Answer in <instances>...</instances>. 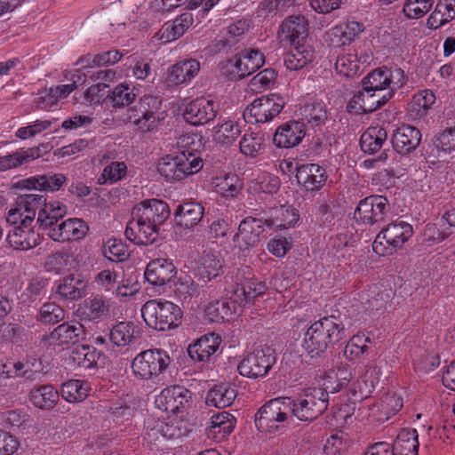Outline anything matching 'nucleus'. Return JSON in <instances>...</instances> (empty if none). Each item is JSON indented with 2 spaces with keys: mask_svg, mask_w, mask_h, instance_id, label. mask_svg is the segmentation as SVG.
Segmentation results:
<instances>
[{
  "mask_svg": "<svg viewBox=\"0 0 455 455\" xmlns=\"http://www.w3.org/2000/svg\"><path fill=\"white\" fill-rule=\"evenodd\" d=\"M240 152L249 157L254 158L265 150L264 135L259 132H246L240 142Z\"/></svg>",
  "mask_w": 455,
  "mask_h": 455,
  "instance_id": "49",
  "label": "nucleus"
},
{
  "mask_svg": "<svg viewBox=\"0 0 455 455\" xmlns=\"http://www.w3.org/2000/svg\"><path fill=\"white\" fill-rule=\"evenodd\" d=\"M308 33V22L303 15H290L280 25L279 35L291 45L303 44Z\"/></svg>",
  "mask_w": 455,
  "mask_h": 455,
  "instance_id": "27",
  "label": "nucleus"
},
{
  "mask_svg": "<svg viewBox=\"0 0 455 455\" xmlns=\"http://www.w3.org/2000/svg\"><path fill=\"white\" fill-rule=\"evenodd\" d=\"M364 30V25L355 20L341 22L327 32V42L334 47L350 45Z\"/></svg>",
  "mask_w": 455,
  "mask_h": 455,
  "instance_id": "24",
  "label": "nucleus"
},
{
  "mask_svg": "<svg viewBox=\"0 0 455 455\" xmlns=\"http://www.w3.org/2000/svg\"><path fill=\"white\" fill-rule=\"evenodd\" d=\"M335 68L337 72L346 77H354L359 75L360 64L355 54H345L339 56Z\"/></svg>",
  "mask_w": 455,
  "mask_h": 455,
  "instance_id": "61",
  "label": "nucleus"
},
{
  "mask_svg": "<svg viewBox=\"0 0 455 455\" xmlns=\"http://www.w3.org/2000/svg\"><path fill=\"white\" fill-rule=\"evenodd\" d=\"M30 401L37 408L50 410L59 401V392L52 385H42L30 391Z\"/></svg>",
  "mask_w": 455,
  "mask_h": 455,
  "instance_id": "47",
  "label": "nucleus"
},
{
  "mask_svg": "<svg viewBox=\"0 0 455 455\" xmlns=\"http://www.w3.org/2000/svg\"><path fill=\"white\" fill-rule=\"evenodd\" d=\"M225 283L230 285L229 292L235 296L236 302L242 303L262 295L267 291L265 282L254 277L252 269L243 266L234 269L225 276Z\"/></svg>",
  "mask_w": 455,
  "mask_h": 455,
  "instance_id": "9",
  "label": "nucleus"
},
{
  "mask_svg": "<svg viewBox=\"0 0 455 455\" xmlns=\"http://www.w3.org/2000/svg\"><path fill=\"white\" fill-rule=\"evenodd\" d=\"M236 390L228 384L214 386L207 394L206 403L216 408L230 406L236 397Z\"/></svg>",
  "mask_w": 455,
  "mask_h": 455,
  "instance_id": "48",
  "label": "nucleus"
},
{
  "mask_svg": "<svg viewBox=\"0 0 455 455\" xmlns=\"http://www.w3.org/2000/svg\"><path fill=\"white\" fill-rule=\"evenodd\" d=\"M141 315L148 327L166 331L181 324L183 312L172 301L150 299L142 306Z\"/></svg>",
  "mask_w": 455,
  "mask_h": 455,
  "instance_id": "5",
  "label": "nucleus"
},
{
  "mask_svg": "<svg viewBox=\"0 0 455 455\" xmlns=\"http://www.w3.org/2000/svg\"><path fill=\"white\" fill-rule=\"evenodd\" d=\"M194 151H197V148L191 147L175 156L163 157L157 165L158 172L167 181L180 180L198 172L203 168V160Z\"/></svg>",
  "mask_w": 455,
  "mask_h": 455,
  "instance_id": "6",
  "label": "nucleus"
},
{
  "mask_svg": "<svg viewBox=\"0 0 455 455\" xmlns=\"http://www.w3.org/2000/svg\"><path fill=\"white\" fill-rule=\"evenodd\" d=\"M65 317V311L62 307L53 302L44 303L36 315V319L43 323L55 324Z\"/></svg>",
  "mask_w": 455,
  "mask_h": 455,
  "instance_id": "62",
  "label": "nucleus"
},
{
  "mask_svg": "<svg viewBox=\"0 0 455 455\" xmlns=\"http://www.w3.org/2000/svg\"><path fill=\"white\" fill-rule=\"evenodd\" d=\"M301 119L315 130H321L328 120L326 106L323 101H307L300 108Z\"/></svg>",
  "mask_w": 455,
  "mask_h": 455,
  "instance_id": "40",
  "label": "nucleus"
},
{
  "mask_svg": "<svg viewBox=\"0 0 455 455\" xmlns=\"http://www.w3.org/2000/svg\"><path fill=\"white\" fill-rule=\"evenodd\" d=\"M223 260L215 252L204 251L196 262V273L204 282L218 277L222 272Z\"/></svg>",
  "mask_w": 455,
  "mask_h": 455,
  "instance_id": "37",
  "label": "nucleus"
},
{
  "mask_svg": "<svg viewBox=\"0 0 455 455\" xmlns=\"http://www.w3.org/2000/svg\"><path fill=\"white\" fill-rule=\"evenodd\" d=\"M433 143L438 151L451 153L455 150V126L448 127L435 136Z\"/></svg>",
  "mask_w": 455,
  "mask_h": 455,
  "instance_id": "64",
  "label": "nucleus"
},
{
  "mask_svg": "<svg viewBox=\"0 0 455 455\" xmlns=\"http://www.w3.org/2000/svg\"><path fill=\"white\" fill-rule=\"evenodd\" d=\"M111 309L110 300L102 294H95L88 298L79 306V315L89 321H99L107 317Z\"/></svg>",
  "mask_w": 455,
  "mask_h": 455,
  "instance_id": "34",
  "label": "nucleus"
},
{
  "mask_svg": "<svg viewBox=\"0 0 455 455\" xmlns=\"http://www.w3.org/2000/svg\"><path fill=\"white\" fill-rule=\"evenodd\" d=\"M305 135V124L291 120L277 127L273 137V142L279 148H291L298 146Z\"/></svg>",
  "mask_w": 455,
  "mask_h": 455,
  "instance_id": "25",
  "label": "nucleus"
},
{
  "mask_svg": "<svg viewBox=\"0 0 455 455\" xmlns=\"http://www.w3.org/2000/svg\"><path fill=\"white\" fill-rule=\"evenodd\" d=\"M296 179L303 190L315 194L324 187L328 179V173L322 165L304 164L296 166Z\"/></svg>",
  "mask_w": 455,
  "mask_h": 455,
  "instance_id": "19",
  "label": "nucleus"
},
{
  "mask_svg": "<svg viewBox=\"0 0 455 455\" xmlns=\"http://www.w3.org/2000/svg\"><path fill=\"white\" fill-rule=\"evenodd\" d=\"M292 46L293 49L283 55V62L288 69L296 71L313 60V52L304 44Z\"/></svg>",
  "mask_w": 455,
  "mask_h": 455,
  "instance_id": "52",
  "label": "nucleus"
},
{
  "mask_svg": "<svg viewBox=\"0 0 455 455\" xmlns=\"http://www.w3.org/2000/svg\"><path fill=\"white\" fill-rule=\"evenodd\" d=\"M218 113V105L204 97L189 101L183 111L185 120L192 125H204L212 121Z\"/></svg>",
  "mask_w": 455,
  "mask_h": 455,
  "instance_id": "20",
  "label": "nucleus"
},
{
  "mask_svg": "<svg viewBox=\"0 0 455 455\" xmlns=\"http://www.w3.org/2000/svg\"><path fill=\"white\" fill-rule=\"evenodd\" d=\"M285 105L278 94L271 93L255 99L243 111V118L249 124H265L277 116Z\"/></svg>",
  "mask_w": 455,
  "mask_h": 455,
  "instance_id": "11",
  "label": "nucleus"
},
{
  "mask_svg": "<svg viewBox=\"0 0 455 455\" xmlns=\"http://www.w3.org/2000/svg\"><path fill=\"white\" fill-rule=\"evenodd\" d=\"M193 24V16L190 12H184L178 16L172 24H166L162 34V38L166 41H173L182 36Z\"/></svg>",
  "mask_w": 455,
  "mask_h": 455,
  "instance_id": "57",
  "label": "nucleus"
},
{
  "mask_svg": "<svg viewBox=\"0 0 455 455\" xmlns=\"http://www.w3.org/2000/svg\"><path fill=\"white\" fill-rule=\"evenodd\" d=\"M172 363L169 353L163 348H149L139 353L132 362L134 377L140 380H160Z\"/></svg>",
  "mask_w": 455,
  "mask_h": 455,
  "instance_id": "4",
  "label": "nucleus"
},
{
  "mask_svg": "<svg viewBox=\"0 0 455 455\" xmlns=\"http://www.w3.org/2000/svg\"><path fill=\"white\" fill-rule=\"evenodd\" d=\"M328 403L329 394L326 388H307L296 400L291 399L292 417L301 421H312L326 411Z\"/></svg>",
  "mask_w": 455,
  "mask_h": 455,
  "instance_id": "10",
  "label": "nucleus"
},
{
  "mask_svg": "<svg viewBox=\"0 0 455 455\" xmlns=\"http://www.w3.org/2000/svg\"><path fill=\"white\" fill-rule=\"evenodd\" d=\"M200 70V62L195 59L184 60L172 66L168 71L166 83L169 86L188 84Z\"/></svg>",
  "mask_w": 455,
  "mask_h": 455,
  "instance_id": "33",
  "label": "nucleus"
},
{
  "mask_svg": "<svg viewBox=\"0 0 455 455\" xmlns=\"http://www.w3.org/2000/svg\"><path fill=\"white\" fill-rule=\"evenodd\" d=\"M100 356L101 353L94 347L81 345L72 350L69 355V361L75 367L92 369L97 366Z\"/></svg>",
  "mask_w": 455,
  "mask_h": 455,
  "instance_id": "44",
  "label": "nucleus"
},
{
  "mask_svg": "<svg viewBox=\"0 0 455 455\" xmlns=\"http://www.w3.org/2000/svg\"><path fill=\"white\" fill-rule=\"evenodd\" d=\"M221 343V338L215 333H208L199 338L194 344L188 347L189 357L200 363L209 362L219 349Z\"/></svg>",
  "mask_w": 455,
  "mask_h": 455,
  "instance_id": "32",
  "label": "nucleus"
},
{
  "mask_svg": "<svg viewBox=\"0 0 455 455\" xmlns=\"http://www.w3.org/2000/svg\"><path fill=\"white\" fill-rule=\"evenodd\" d=\"M406 81L405 73L401 68L383 66L371 71L363 77L362 84L363 89L387 98L390 95L392 99L395 92L405 85Z\"/></svg>",
  "mask_w": 455,
  "mask_h": 455,
  "instance_id": "8",
  "label": "nucleus"
},
{
  "mask_svg": "<svg viewBox=\"0 0 455 455\" xmlns=\"http://www.w3.org/2000/svg\"><path fill=\"white\" fill-rule=\"evenodd\" d=\"M136 333L139 331L132 322H119L110 330L109 339L117 347H124L135 339Z\"/></svg>",
  "mask_w": 455,
  "mask_h": 455,
  "instance_id": "54",
  "label": "nucleus"
},
{
  "mask_svg": "<svg viewBox=\"0 0 455 455\" xmlns=\"http://www.w3.org/2000/svg\"><path fill=\"white\" fill-rule=\"evenodd\" d=\"M274 350L270 347L255 349L246 355L239 363V374L249 379L265 377L275 363Z\"/></svg>",
  "mask_w": 455,
  "mask_h": 455,
  "instance_id": "14",
  "label": "nucleus"
},
{
  "mask_svg": "<svg viewBox=\"0 0 455 455\" xmlns=\"http://www.w3.org/2000/svg\"><path fill=\"white\" fill-rule=\"evenodd\" d=\"M262 212L255 216H248L241 220L238 232L233 241L240 250H247L256 246L260 242V236L265 231L266 221Z\"/></svg>",
  "mask_w": 455,
  "mask_h": 455,
  "instance_id": "15",
  "label": "nucleus"
},
{
  "mask_svg": "<svg viewBox=\"0 0 455 455\" xmlns=\"http://www.w3.org/2000/svg\"><path fill=\"white\" fill-rule=\"evenodd\" d=\"M291 397H278L267 402L255 414V426L265 435L282 432L292 419Z\"/></svg>",
  "mask_w": 455,
  "mask_h": 455,
  "instance_id": "3",
  "label": "nucleus"
},
{
  "mask_svg": "<svg viewBox=\"0 0 455 455\" xmlns=\"http://www.w3.org/2000/svg\"><path fill=\"white\" fill-rule=\"evenodd\" d=\"M17 205L25 212L24 220L31 219V222H35L36 212L39 213L40 209L44 205L45 197L36 194L20 195L17 199Z\"/></svg>",
  "mask_w": 455,
  "mask_h": 455,
  "instance_id": "58",
  "label": "nucleus"
},
{
  "mask_svg": "<svg viewBox=\"0 0 455 455\" xmlns=\"http://www.w3.org/2000/svg\"><path fill=\"white\" fill-rule=\"evenodd\" d=\"M191 395L189 391L182 386L175 385L164 388L156 396V405L167 413L176 414L186 408Z\"/></svg>",
  "mask_w": 455,
  "mask_h": 455,
  "instance_id": "18",
  "label": "nucleus"
},
{
  "mask_svg": "<svg viewBox=\"0 0 455 455\" xmlns=\"http://www.w3.org/2000/svg\"><path fill=\"white\" fill-rule=\"evenodd\" d=\"M435 101V95L430 90L416 92L408 104V116L411 119L419 120L425 117Z\"/></svg>",
  "mask_w": 455,
  "mask_h": 455,
  "instance_id": "41",
  "label": "nucleus"
},
{
  "mask_svg": "<svg viewBox=\"0 0 455 455\" xmlns=\"http://www.w3.org/2000/svg\"><path fill=\"white\" fill-rule=\"evenodd\" d=\"M241 127L236 121L227 120L214 127V140L223 146H231L240 136Z\"/></svg>",
  "mask_w": 455,
  "mask_h": 455,
  "instance_id": "53",
  "label": "nucleus"
},
{
  "mask_svg": "<svg viewBox=\"0 0 455 455\" xmlns=\"http://www.w3.org/2000/svg\"><path fill=\"white\" fill-rule=\"evenodd\" d=\"M87 231L88 226L84 220L71 218L52 227L49 230L48 235L55 242L65 243L84 238Z\"/></svg>",
  "mask_w": 455,
  "mask_h": 455,
  "instance_id": "26",
  "label": "nucleus"
},
{
  "mask_svg": "<svg viewBox=\"0 0 455 455\" xmlns=\"http://www.w3.org/2000/svg\"><path fill=\"white\" fill-rule=\"evenodd\" d=\"M67 180L68 177L64 173L48 172L21 180L20 184L27 189L54 193L59 191Z\"/></svg>",
  "mask_w": 455,
  "mask_h": 455,
  "instance_id": "29",
  "label": "nucleus"
},
{
  "mask_svg": "<svg viewBox=\"0 0 455 455\" xmlns=\"http://www.w3.org/2000/svg\"><path fill=\"white\" fill-rule=\"evenodd\" d=\"M176 274L177 269L172 260L158 258L148 262L144 276L150 284L163 286L171 282Z\"/></svg>",
  "mask_w": 455,
  "mask_h": 455,
  "instance_id": "28",
  "label": "nucleus"
},
{
  "mask_svg": "<svg viewBox=\"0 0 455 455\" xmlns=\"http://www.w3.org/2000/svg\"><path fill=\"white\" fill-rule=\"evenodd\" d=\"M265 63L264 54L258 49H244L228 61L233 79H243L261 68Z\"/></svg>",
  "mask_w": 455,
  "mask_h": 455,
  "instance_id": "16",
  "label": "nucleus"
},
{
  "mask_svg": "<svg viewBox=\"0 0 455 455\" xmlns=\"http://www.w3.org/2000/svg\"><path fill=\"white\" fill-rule=\"evenodd\" d=\"M66 213L67 206L64 204L59 201L46 203L45 200L44 205H43L37 214L36 222L44 228H52L66 215Z\"/></svg>",
  "mask_w": 455,
  "mask_h": 455,
  "instance_id": "45",
  "label": "nucleus"
},
{
  "mask_svg": "<svg viewBox=\"0 0 455 455\" xmlns=\"http://www.w3.org/2000/svg\"><path fill=\"white\" fill-rule=\"evenodd\" d=\"M173 215L177 226L191 229L201 222L204 208L197 202H185L177 206Z\"/></svg>",
  "mask_w": 455,
  "mask_h": 455,
  "instance_id": "35",
  "label": "nucleus"
},
{
  "mask_svg": "<svg viewBox=\"0 0 455 455\" xmlns=\"http://www.w3.org/2000/svg\"><path fill=\"white\" fill-rule=\"evenodd\" d=\"M160 104L158 97L144 95L133 107L127 109L125 122L142 132L152 131L156 127V113Z\"/></svg>",
  "mask_w": 455,
  "mask_h": 455,
  "instance_id": "12",
  "label": "nucleus"
},
{
  "mask_svg": "<svg viewBox=\"0 0 455 455\" xmlns=\"http://www.w3.org/2000/svg\"><path fill=\"white\" fill-rule=\"evenodd\" d=\"M217 194L226 199L236 197L242 191L243 184L235 174H226L217 178L214 182Z\"/></svg>",
  "mask_w": 455,
  "mask_h": 455,
  "instance_id": "55",
  "label": "nucleus"
},
{
  "mask_svg": "<svg viewBox=\"0 0 455 455\" xmlns=\"http://www.w3.org/2000/svg\"><path fill=\"white\" fill-rule=\"evenodd\" d=\"M387 138V131L380 126H370L361 135L360 147L364 153L374 154L380 150Z\"/></svg>",
  "mask_w": 455,
  "mask_h": 455,
  "instance_id": "46",
  "label": "nucleus"
},
{
  "mask_svg": "<svg viewBox=\"0 0 455 455\" xmlns=\"http://www.w3.org/2000/svg\"><path fill=\"white\" fill-rule=\"evenodd\" d=\"M262 213L268 228L287 229L294 227L299 220L298 210L289 205L269 208Z\"/></svg>",
  "mask_w": 455,
  "mask_h": 455,
  "instance_id": "30",
  "label": "nucleus"
},
{
  "mask_svg": "<svg viewBox=\"0 0 455 455\" xmlns=\"http://www.w3.org/2000/svg\"><path fill=\"white\" fill-rule=\"evenodd\" d=\"M42 156L39 147L20 148L6 156H0V172L16 169Z\"/></svg>",
  "mask_w": 455,
  "mask_h": 455,
  "instance_id": "36",
  "label": "nucleus"
},
{
  "mask_svg": "<svg viewBox=\"0 0 455 455\" xmlns=\"http://www.w3.org/2000/svg\"><path fill=\"white\" fill-rule=\"evenodd\" d=\"M6 242L13 250L28 251L39 244L40 236L34 230L31 219L28 217L24 220L23 226H15L9 230Z\"/></svg>",
  "mask_w": 455,
  "mask_h": 455,
  "instance_id": "21",
  "label": "nucleus"
},
{
  "mask_svg": "<svg viewBox=\"0 0 455 455\" xmlns=\"http://www.w3.org/2000/svg\"><path fill=\"white\" fill-rule=\"evenodd\" d=\"M413 233L411 224L397 219L380 230L373 241L372 249L379 256L392 255L403 248Z\"/></svg>",
  "mask_w": 455,
  "mask_h": 455,
  "instance_id": "7",
  "label": "nucleus"
},
{
  "mask_svg": "<svg viewBox=\"0 0 455 455\" xmlns=\"http://www.w3.org/2000/svg\"><path fill=\"white\" fill-rule=\"evenodd\" d=\"M171 214L168 204L160 199H145L136 204L127 223L125 236L138 245L151 244L159 235L160 227Z\"/></svg>",
  "mask_w": 455,
  "mask_h": 455,
  "instance_id": "1",
  "label": "nucleus"
},
{
  "mask_svg": "<svg viewBox=\"0 0 455 455\" xmlns=\"http://www.w3.org/2000/svg\"><path fill=\"white\" fill-rule=\"evenodd\" d=\"M390 95L380 96L366 89H362L353 95L346 106V111L351 115H363L372 113L381 108L388 100Z\"/></svg>",
  "mask_w": 455,
  "mask_h": 455,
  "instance_id": "17",
  "label": "nucleus"
},
{
  "mask_svg": "<svg viewBox=\"0 0 455 455\" xmlns=\"http://www.w3.org/2000/svg\"><path fill=\"white\" fill-rule=\"evenodd\" d=\"M127 166L124 162H112L104 167L97 182L100 185H112L126 176Z\"/></svg>",
  "mask_w": 455,
  "mask_h": 455,
  "instance_id": "59",
  "label": "nucleus"
},
{
  "mask_svg": "<svg viewBox=\"0 0 455 455\" xmlns=\"http://www.w3.org/2000/svg\"><path fill=\"white\" fill-rule=\"evenodd\" d=\"M136 88L126 82L120 83L108 93V102L113 108H124L130 106L136 99Z\"/></svg>",
  "mask_w": 455,
  "mask_h": 455,
  "instance_id": "50",
  "label": "nucleus"
},
{
  "mask_svg": "<svg viewBox=\"0 0 455 455\" xmlns=\"http://www.w3.org/2000/svg\"><path fill=\"white\" fill-rule=\"evenodd\" d=\"M455 19V0H439L427 19V28L436 30Z\"/></svg>",
  "mask_w": 455,
  "mask_h": 455,
  "instance_id": "39",
  "label": "nucleus"
},
{
  "mask_svg": "<svg viewBox=\"0 0 455 455\" xmlns=\"http://www.w3.org/2000/svg\"><path fill=\"white\" fill-rule=\"evenodd\" d=\"M74 255L67 249L57 251L50 254L44 262V267L48 272L60 274L73 267Z\"/></svg>",
  "mask_w": 455,
  "mask_h": 455,
  "instance_id": "51",
  "label": "nucleus"
},
{
  "mask_svg": "<svg viewBox=\"0 0 455 455\" xmlns=\"http://www.w3.org/2000/svg\"><path fill=\"white\" fill-rule=\"evenodd\" d=\"M89 384L80 379H70L62 384L61 396L68 403L84 401L89 395Z\"/></svg>",
  "mask_w": 455,
  "mask_h": 455,
  "instance_id": "56",
  "label": "nucleus"
},
{
  "mask_svg": "<svg viewBox=\"0 0 455 455\" xmlns=\"http://www.w3.org/2000/svg\"><path fill=\"white\" fill-rule=\"evenodd\" d=\"M419 435L415 428L404 427L391 445L392 455H419Z\"/></svg>",
  "mask_w": 455,
  "mask_h": 455,
  "instance_id": "38",
  "label": "nucleus"
},
{
  "mask_svg": "<svg viewBox=\"0 0 455 455\" xmlns=\"http://www.w3.org/2000/svg\"><path fill=\"white\" fill-rule=\"evenodd\" d=\"M88 281L82 274H69L55 281V293L64 300H78L87 294Z\"/></svg>",
  "mask_w": 455,
  "mask_h": 455,
  "instance_id": "23",
  "label": "nucleus"
},
{
  "mask_svg": "<svg viewBox=\"0 0 455 455\" xmlns=\"http://www.w3.org/2000/svg\"><path fill=\"white\" fill-rule=\"evenodd\" d=\"M235 419L227 411L219 412L211 418L210 425L207 427L208 435L220 442L234 430Z\"/></svg>",
  "mask_w": 455,
  "mask_h": 455,
  "instance_id": "42",
  "label": "nucleus"
},
{
  "mask_svg": "<svg viewBox=\"0 0 455 455\" xmlns=\"http://www.w3.org/2000/svg\"><path fill=\"white\" fill-rule=\"evenodd\" d=\"M86 332L80 323H63L52 332L44 336L43 340L49 346L74 345L85 339Z\"/></svg>",
  "mask_w": 455,
  "mask_h": 455,
  "instance_id": "22",
  "label": "nucleus"
},
{
  "mask_svg": "<svg viewBox=\"0 0 455 455\" xmlns=\"http://www.w3.org/2000/svg\"><path fill=\"white\" fill-rule=\"evenodd\" d=\"M421 140L420 131L411 125L403 124L392 135L394 149L399 154L405 155L415 150Z\"/></svg>",
  "mask_w": 455,
  "mask_h": 455,
  "instance_id": "31",
  "label": "nucleus"
},
{
  "mask_svg": "<svg viewBox=\"0 0 455 455\" xmlns=\"http://www.w3.org/2000/svg\"><path fill=\"white\" fill-rule=\"evenodd\" d=\"M345 327L335 315H325L314 321L305 331L301 347L311 359L323 357L327 350L339 342Z\"/></svg>",
  "mask_w": 455,
  "mask_h": 455,
  "instance_id": "2",
  "label": "nucleus"
},
{
  "mask_svg": "<svg viewBox=\"0 0 455 455\" xmlns=\"http://www.w3.org/2000/svg\"><path fill=\"white\" fill-rule=\"evenodd\" d=\"M391 211L388 199L379 195L367 196L358 203L354 219L358 224L373 226L385 220Z\"/></svg>",
  "mask_w": 455,
  "mask_h": 455,
  "instance_id": "13",
  "label": "nucleus"
},
{
  "mask_svg": "<svg viewBox=\"0 0 455 455\" xmlns=\"http://www.w3.org/2000/svg\"><path fill=\"white\" fill-rule=\"evenodd\" d=\"M403 399L400 396L395 394L387 395L381 399L378 406L379 408V417L378 419L382 422L389 419L403 408Z\"/></svg>",
  "mask_w": 455,
  "mask_h": 455,
  "instance_id": "60",
  "label": "nucleus"
},
{
  "mask_svg": "<svg viewBox=\"0 0 455 455\" xmlns=\"http://www.w3.org/2000/svg\"><path fill=\"white\" fill-rule=\"evenodd\" d=\"M235 302L218 299L210 302L205 307V316L209 322L222 323L229 321L235 314Z\"/></svg>",
  "mask_w": 455,
  "mask_h": 455,
  "instance_id": "43",
  "label": "nucleus"
},
{
  "mask_svg": "<svg viewBox=\"0 0 455 455\" xmlns=\"http://www.w3.org/2000/svg\"><path fill=\"white\" fill-rule=\"evenodd\" d=\"M104 256L112 262H122L128 256L127 247L121 240L109 239L103 247Z\"/></svg>",
  "mask_w": 455,
  "mask_h": 455,
  "instance_id": "63",
  "label": "nucleus"
}]
</instances>
